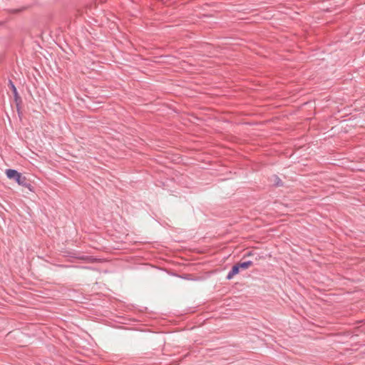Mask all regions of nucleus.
<instances>
[{"instance_id": "nucleus-1", "label": "nucleus", "mask_w": 365, "mask_h": 365, "mask_svg": "<svg viewBox=\"0 0 365 365\" xmlns=\"http://www.w3.org/2000/svg\"><path fill=\"white\" fill-rule=\"evenodd\" d=\"M6 175L8 178L14 179L20 185H26V178L21 176V174L15 170L8 169L6 170Z\"/></svg>"}, {"instance_id": "nucleus-2", "label": "nucleus", "mask_w": 365, "mask_h": 365, "mask_svg": "<svg viewBox=\"0 0 365 365\" xmlns=\"http://www.w3.org/2000/svg\"><path fill=\"white\" fill-rule=\"evenodd\" d=\"M240 267H239V264H236L235 265L232 266L231 270L228 272L227 275V279H232V277L237 274L239 272H240Z\"/></svg>"}, {"instance_id": "nucleus-3", "label": "nucleus", "mask_w": 365, "mask_h": 365, "mask_svg": "<svg viewBox=\"0 0 365 365\" xmlns=\"http://www.w3.org/2000/svg\"><path fill=\"white\" fill-rule=\"evenodd\" d=\"M237 264H239L240 268L243 269H246L252 265L253 262L252 261L249 260V261H246V262H240V263H237Z\"/></svg>"}, {"instance_id": "nucleus-4", "label": "nucleus", "mask_w": 365, "mask_h": 365, "mask_svg": "<svg viewBox=\"0 0 365 365\" xmlns=\"http://www.w3.org/2000/svg\"><path fill=\"white\" fill-rule=\"evenodd\" d=\"M273 178H274V185H276L277 187L282 185V180L277 175H274Z\"/></svg>"}, {"instance_id": "nucleus-5", "label": "nucleus", "mask_w": 365, "mask_h": 365, "mask_svg": "<svg viewBox=\"0 0 365 365\" xmlns=\"http://www.w3.org/2000/svg\"><path fill=\"white\" fill-rule=\"evenodd\" d=\"M225 46H242L240 43H225Z\"/></svg>"}, {"instance_id": "nucleus-6", "label": "nucleus", "mask_w": 365, "mask_h": 365, "mask_svg": "<svg viewBox=\"0 0 365 365\" xmlns=\"http://www.w3.org/2000/svg\"><path fill=\"white\" fill-rule=\"evenodd\" d=\"M35 43H36V46H41V42L40 41H36Z\"/></svg>"}, {"instance_id": "nucleus-7", "label": "nucleus", "mask_w": 365, "mask_h": 365, "mask_svg": "<svg viewBox=\"0 0 365 365\" xmlns=\"http://www.w3.org/2000/svg\"><path fill=\"white\" fill-rule=\"evenodd\" d=\"M252 255V252H248L245 256H251Z\"/></svg>"}, {"instance_id": "nucleus-8", "label": "nucleus", "mask_w": 365, "mask_h": 365, "mask_svg": "<svg viewBox=\"0 0 365 365\" xmlns=\"http://www.w3.org/2000/svg\"><path fill=\"white\" fill-rule=\"evenodd\" d=\"M14 91L16 92V88L13 86Z\"/></svg>"}, {"instance_id": "nucleus-9", "label": "nucleus", "mask_w": 365, "mask_h": 365, "mask_svg": "<svg viewBox=\"0 0 365 365\" xmlns=\"http://www.w3.org/2000/svg\"><path fill=\"white\" fill-rule=\"evenodd\" d=\"M205 46H212L211 43H207Z\"/></svg>"}]
</instances>
